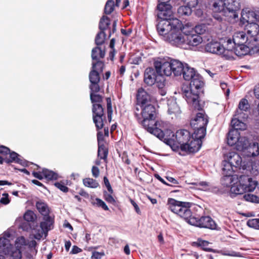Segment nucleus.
<instances>
[{
    "instance_id": "59",
    "label": "nucleus",
    "mask_w": 259,
    "mask_h": 259,
    "mask_svg": "<svg viewBox=\"0 0 259 259\" xmlns=\"http://www.w3.org/2000/svg\"><path fill=\"white\" fill-rule=\"evenodd\" d=\"M104 198L105 200L108 203H111L112 204H114L115 203V200L114 198L111 194L107 193V192H104Z\"/></svg>"
},
{
    "instance_id": "62",
    "label": "nucleus",
    "mask_w": 259,
    "mask_h": 259,
    "mask_svg": "<svg viewBox=\"0 0 259 259\" xmlns=\"http://www.w3.org/2000/svg\"><path fill=\"white\" fill-rule=\"evenodd\" d=\"M193 244L197 246L203 247L204 250H207V249L205 248V247L208 245V242L206 241L202 240L201 239H198L197 241L196 242H193Z\"/></svg>"
},
{
    "instance_id": "1",
    "label": "nucleus",
    "mask_w": 259,
    "mask_h": 259,
    "mask_svg": "<svg viewBox=\"0 0 259 259\" xmlns=\"http://www.w3.org/2000/svg\"><path fill=\"white\" fill-rule=\"evenodd\" d=\"M142 111L140 114L142 120L140 122L143 127L150 133L153 134L160 139L164 138V133L161 130L163 122L155 121L156 116V109L153 105L148 104L140 106Z\"/></svg>"
},
{
    "instance_id": "60",
    "label": "nucleus",
    "mask_w": 259,
    "mask_h": 259,
    "mask_svg": "<svg viewBox=\"0 0 259 259\" xmlns=\"http://www.w3.org/2000/svg\"><path fill=\"white\" fill-rule=\"evenodd\" d=\"M90 89L91 93H97L100 91V87L99 82L91 83L90 85Z\"/></svg>"
},
{
    "instance_id": "48",
    "label": "nucleus",
    "mask_w": 259,
    "mask_h": 259,
    "mask_svg": "<svg viewBox=\"0 0 259 259\" xmlns=\"http://www.w3.org/2000/svg\"><path fill=\"white\" fill-rule=\"evenodd\" d=\"M104 66V63L102 61H97L96 62H93L92 63V69L95 70V71H98L100 73L103 72Z\"/></svg>"
},
{
    "instance_id": "56",
    "label": "nucleus",
    "mask_w": 259,
    "mask_h": 259,
    "mask_svg": "<svg viewBox=\"0 0 259 259\" xmlns=\"http://www.w3.org/2000/svg\"><path fill=\"white\" fill-rule=\"evenodd\" d=\"M206 27L204 24H200L196 25L195 28H193L194 32L197 33L198 34H202L205 33L206 31Z\"/></svg>"
},
{
    "instance_id": "3",
    "label": "nucleus",
    "mask_w": 259,
    "mask_h": 259,
    "mask_svg": "<svg viewBox=\"0 0 259 259\" xmlns=\"http://www.w3.org/2000/svg\"><path fill=\"white\" fill-rule=\"evenodd\" d=\"M240 8L239 0H215L212 4V9L214 12L234 19L238 18L237 11Z\"/></svg>"
},
{
    "instance_id": "36",
    "label": "nucleus",
    "mask_w": 259,
    "mask_h": 259,
    "mask_svg": "<svg viewBox=\"0 0 259 259\" xmlns=\"http://www.w3.org/2000/svg\"><path fill=\"white\" fill-rule=\"evenodd\" d=\"M36 207L38 211L44 217L49 216V209L46 203L41 201H38L36 203Z\"/></svg>"
},
{
    "instance_id": "54",
    "label": "nucleus",
    "mask_w": 259,
    "mask_h": 259,
    "mask_svg": "<svg viewBox=\"0 0 259 259\" xmlns=\"http://www.w3.org/2000/svg\"><path fill=\"white\" fill-rule=\"evenodd\" d=\"M247 225L252 228L255 229H259V219H253L248 221L247 223Z\"/></svg>"
},
{
    "instance_id": "4",
    "label": "nucleus",
    "mask_w": 259,
    "mask_h": 259,
    "mask_svg": "<svg viewBox=\"0 0 259 259\" xmlns=\"http://www.w3.org/2000/svg\"><path fill=\"white\" fill-rule=\"evenodd\" d=\"M170 17L165 16V18H158L159 21L157 25V30L159 34L162 35L164 39L165 36L174 30L182 27V23L179 19L171 18Z\"/></svg>"
},
{
    "instance_id": "45",
    "label": "nucleus",
    "mask_w": 259,
    "mask_h": 259,
    "mask_svg": "<svg viewBox=\"0 0 259 259\" xmlns=\"http://www.w3.org/2000/svg\"><path fill=\"white\" fill-rule=\"evenodd\" d=\"M83 183L85 187L91 188H96L99 186V183L95 180L92 178L84 179L83 180Z\"/></svg>"
},
{
    "instance_id": "42",
    "label": "nucleus",
    "mask_w": 259,
    "mask_h": 259,
    "mask_svg": "<svg viewBox=\"0 0 259 259\" xmlns=\"http://www.w3.org/2000/svg\"><path fill=\"white\" fill-rule=\"evenodd\" d=\"M189 5L187 6H183L180 7L178 9V13L180 16H189L191 15L192 13V9L191 7H193L190 6L189 4L187 3Z\"/></svg>"
},
{
    "instance_id": "64",
    "label": "nucleus",
    "mask_w": 259,
    "mask_h": 259,
    "mask_svg": "<svg viewBox=\"0 0 259 259\" xmlns=\"http://www.w3.org/2000/svg\"><path fill=\"white\" fill-rule=\"evenodd\" d=\"M104 255V253L103 252H100L98 251H94L92 253L91 259H101Z\"/></svg>"
},
{
    "instance_id": "61",
    "label": "nucleus",
    "mask_w": 259,
    "mask_h": 259,
    "mask_svg": "<svg viewBox=\"0 0 259 259\" xmlns=\"http://www.w3.org/2000/svg\"><path fill=\"white\" fill-rule=\"evenodd\" d=\"M95 201V203L98 206L101 207L103 209L105 210H109L108 207L103 200L99 198H96Z\"/></svg>"
},
{
    "instance_id": "51",
    "label": "nucleus",
    "mask_w": 259,
    "mask_h": 259,
    "mask_svg": "<svg viewBox=\"0 0 259 259\" xmlns=\"http://www.w3.org/2000/svg\"><path fill=\"white\" fill-rule=\"evenodd\" d=\"M105 37L106 34L105 32L101 30L100 32L97 34L95 38L96 45L98 46L102 45L105 41Z\"/></svg>"
},
{
    "instance_id": "58",
    "label": "nucleus",
    "mask_w": 259,
    "mask_h": 259,
    "mask_svg": "<svg viewBox=\"0 0 259 259\" xmlns=\"http://www.w3.org/2000/svg\"><path fill=\"white\" fill-rule=\"evenodd\" d=\"M98 155L101 159L106 160L108 155L107 149H98Z\"/></svg>"
},
{
    "instance_id": "33",
    "label": "nucleus",
    "mask_w": 259,
    "mask_h": 259,
    "mask_svg": "<svg viewBox=\"0 0 259 259\" xmlns=\"http://www.w3.org/2000/svg\"><path fill=\"white\" fill-rule=\"evenodd\" d=\"M223 176L221 179V183L224 187H231L233 184H235V182H237L235 176L232 175H223Z\"/></svg>"
},
{
    "instance_id": "34",
    "label": "nucleus",
    "mask_w": 259,
    "mask_h": 259,
    "mask_svg": "<svg viewBox=\"0 0 259 259\" xmlns=\"http://www.w3.org/2000/svg\"><path fill=\"white\" fill-rule=\"evenodd\" d=\"M194 132L191 136L193 139L201 140L206 134V128H193Z\"/></svg>"
},
{
    "instance_id": "16",
    "label": "nucleus",
    "mask_w": 259,
    "mask_h": 259,
    "mask_svg": "<svg viewBox=\"0 0 259 259\" xmlns=\"http://www.w3.org/2000/svg\"><path fill=\"white\" fill-rule=\"evenodd\" d=\"M207 116L203 112L197 113L190 122V125L193 128H206L208 123Z\"/></svg>"
},
{
    "instance_id": "50",
    "label": "nucleus",
    "mask_w": 259,
    "mask_h": 259,
    "mask_svg": "<svg viewBox=\"0 0 259 259\" xmlns=\"http://www.w3.org/2000/svg\"><path fill=\"white\" fill-rule=\"evenodd\" d=\"M243 197L247 201L255 203L259 202V197L251 193L245 194L243 195Z\"/></svg>"
},
{
    "instance_id": "7",
    "label": "nucleus",
    "mask_w": 259,
    "mask_h": 259,
    "mask_svg": "<svg viewBox=\"0 0 259 259\" xmlns=\"http://www.w3.org/2000/svg\"><path fill=\"white\" fill-rule=\"evenodd\" d=\"M182 31L185 34L184 49H188L190 46H197L202 42V37L194 33L193 26H189L188 24H186L183 26Z\"/></svg>"
},
{
    "instance_id": "15",
    "label": "nucleus",
    "mask_w": 259,
    "mask_h": 259,
    "mask_svg": "<svg viewBox=\"0 0 259 259\" xmlns=\"http://www.w3.org/2000/svg\"><path fill=\"white\" fill-rule=\"evenodd\" d=\"M191 135L189 132L185 130H181L177 131L176 133V143L177 147H180L183 151L185 145L191 140Z\"/></svg>"
},
{
    "instance_id": "46",
    "label": "nucleus",
    "mask_w": 259,
    "mask_h": 259,
    "mask_svg": "<svg viewBox=\"0 0 259 259\" xmlns=\"http://www.w3.org/2000/svg\"><path fill=\"white\" fill-rule=\"evenodd\" d=\"M42 173L44 178L49 180H56L58 177V175L56 173L47 169H44L42 171Z\"/></svg>"
},
{
    "instance_id": "27",
    "label": "nucleus",
    "mask_w": 259,
    "mask_h": 259,
    "mask_svg": "<svg viewBox=\"0 0 259 259\" xmlns=\"http://www.w3.org/2000/svg\"><path fill=\"white\" fill-rule=\"evenodd\" d=\"M222 47L223 46L217 41L210 42L206 45L205 49L208 52L219 55L223 50Z\"/></svg>"
},
{
    "instance_id": "53",
    "label": "nucleus",
    "mask_w": 259,
    "mask_h": 259,
    "mask_svg": "<svg viewBox=\"0 0 259 259\" xmlns=\"http://www.w3.org/2000/svg\"><path fill=\"white\" fill-rule=\"evenodd\" d=\"M102 97L98 94L90 93V99L94 104H100L102 101Z\"/></svg>"
},
{
    "instance_id": "30",
    "label": "nucleus",
    "mask_w": 259,
    "mask_h": 259,
    "mask_svg": "<svg viewBox=\"0 0 259 259\" xmlns=\"http://www.w3.org/2000/svg\"><path fill=\"white\" fill-rule=\"evenodd\" d=\"M235 48L236 51V55L237 56H242L245 55L248 52L249 50H255V51L256 52L258 51V49H256L257 47L252 48L251 47H249V45H247V44L245 45L244 44L238 45L236 46Z\"/></svg>"
},
{
    "instance_id": "5",
    "label": "nucleus",
    "mask_w": 259,
    "mask_h": 259,
    "mask_svg": "<svg viewBox=\"0 0 259 259\" xmlns=\"http://www.w3.org/2000/svg\"><path fill=\"white\" fill-rule=\"evenodd\" d=\"M189 203L177 201L173 198H169L167 201L169 209L183 218L187 223L192 215V212L189 208Z\"/></svg>"
},
{
    "instance_id": "26",
    "label": "nucleus",
    "mask_w": 259,
    "mask_h": 259,
    "mask_svg": "<svg viewBox=\"0 0 259 259\" xmlns=\"http://www.w3.org/2000/svg\"><path fill=\"white\" fill-rule=\"evenodd\" d=\"M244 154L247 157H255L259 154L258 144L254 142L250 144L244 151Z\"/></svg>"
},
{
    "instance_id": "55",
    "label": "nucleus",
    "mask_w": 259,
    "mask_h": 259,
    "mask_svg": "<svg viewBox=\"0 0 259 259\" xmlns=\"http://www.w3.org/2000/svg\"><path fill=\"white\" fill-rule=\"evenodd\" d=\"M24 219L27 222H32L35 219V215L32 211L28 210L25 213Z\"/></svg>"
},
{
    "instance_id": "32",
    "label": "nucleus",
    "mask_w": 259,
    "mask_h": 259,
    "mask_svg": "<svg viewBox=\"0 0 259 259\" xmlns=\"http://www.w3.org/2000/svg\"><path fill=\"white\" fill-rule=\"evenodd\" d=\"M240 137V134L237 130H231L228 134V144L230 146L236 145Z\"/></svg>"
},
{
    "instance_id": "18",
    "label": "nucleus",
    "mask_w": 259,
    "mask_h": 259,
    "mask_svg": "<svg viewBox=\"0 0 259 259\" xmlns=\"http://www.w3.org/2000/svg\"><path fill=\"white\" fill-rule=\"evenodd\" d=\"M225 159L228 161L235 168L242 167L245 169L244 165H242V158L240 156L234 152H229L225 157Z\"/></svg>"
},
{
    "instance_id": "11",
    "label": "nucleus",
    "mask_w": 259,
    "mask_h": 259,
    "mask_svg": "<svg viewBox=\"0 0 259 259\" xmlns=\"http://www.w3.org/2000/svg\"><path fill=\"white\" fill-rule=\"evenodd\" d=\"M93 121L98 130L104 126V121L106 120L104 109L100 104H94L92 108Z\"/></svg>"
},
{
    "instance_id": "8",
    "label": "nucleus",
    "mask_w": 259,
    "mask_h": 259,
    "mask_svg": "<svg viewBox=\"0 0 259 259\" xmlns=\"http://www.w3.org/2000/svg\"><path fill=\"white\" fill-rule=\"evenodd\" d=\"M182 91L183 96L189 104L198 110L201 109L199 104V93L198 90H194L186 86L182 88Z\"/></svg>"
},
{
    "instance_id": "29",
    "label": "nucleus",
    "mask_w": 259,
    "mask_h": 259,
    "mask_svg": "<svg viewBox=\"0 0 259 259\" xmlns=\"http://www.w3.org/2000/svg\"><path fill=\"white\" fill-rule=\"evenodd\" d=\"M240 183L239 184H237V182H235V184H233V185L230 188V195L231 197H234L237 195H241L245 193V188H244V186L243 184L241 183V181H239Z\"/></svg>"
},
{
    "instance_id": "10",
    "label": "nucleus",
    "mask_w": 259,
    "mask_h": 259,
    "mask_svg": "<svg viewBox=\"0 0 259 259\" xmlns=\"http://www.w3.org/2000/svg\"><path fill=\"white\" fill-rule=\"evenodd\" d=\"M188 223L193 226L201 228H206L210 229H214L216 224L214 221L209 216L201 217V218L195 216L190 217Z\"/></svg>"
},
{
    "instance_id": "49",
    "label": "nucleus",
    "mask_w": 259,
    "mask_h": 259,
    "mask_svg": "<svg viewBox=\"0 0 259 259\" xmlns=\"http://www.w3.org/2000/svg\"><path fill=\"white\" fill-rule=\"evenodd\" d=\"M114 3L112 0H108L105 5L104 12L106 14H110L114 11Z\"/></svg>"
},
{
    "instance_id": "41",
    "label": "nucleus",
    "mask_w": 259,
    "mask_h": 259,
    "mask_svg": "<svg viewBox=\"0 0 259 259\" xmlns=\"http://www.w3.org/2000/svg\"><path fill=\"white\" fill-rule=\"evenodd\" d=\"M110 24V19L106 16H103L100 19L99 22V28L100 30L104 32V30L108 28Z\"/></svg>"
},
{
    "instance_id": "13",
    "label": "nucleus",
    "mask_w": 259,
    "mask_h": 259,
    "mask_svg": "<svg viewBox=\"0 0 259 259\" xmlns=\"http://www.w3.org/2000/svg\"><path fill=\"white\" fill-rule=\"evenodd\" d=\"M222 47L223 50L221 51L220 55H222V57L227 60L235 59V57L237 56L235 48L230 38L227 39V41L225 42V45Z\"/></svg>"
},
{
    "instance_id": "47",
    "label": "nucleus",
    "mask_w": 259,
    "mask_h": 259,
    "mask_svg": "<svg viewBox=\"0 0 259 259\" xmlns=\"http://www.w3.org/2000/svg\"><path fill=\"white\" fill-rule=\"evenodd\" d=\"M98 71L92 69L89 73V80L91 83L99 82L100 77Z\"/></svg>"
},
{
    "instance_id": "20",
    "label": "nucleus",
    "mask_w": 259,
    "mask_h": 259,
    "mask_svg": "<svg viewBox=\"0 0 259 259\" xmlns=\"http://www.w3.org/2000/svg\"><path fill=\"white\" fill-rule=\"evenodd\" d=\"M202 143L201 140L193 139L191 137L190 141L184 146L183 151L190 153L197 152L201 148Z\"/></svg>"
},
{
    "instance_id": "12",
    "label": "nucleus",
    "mask_w": 259,
    "mask_h": 259,
    "mask_svg": "<svg viewBox=\"0 0 259 259\" xmlns=\"http://www.w3.org/2000/svg\"><path fill=\"white\" fill-rule=\"evenodd\" d=\"M182 30V27L180 29L174 30L165 36V40L172 45L184 48L185 34Z\"/></svg>"
},
{
    "instance_id": "39",
    "label": "nucleus",
    "mask_w": 259,
    "mask_h": 259,
    "mask_svg": "<svg viewBox=\"0 0 259 259\" xmlns=\"http://www.w3.org/2000/svg\"><path fill=\"white\" fill-rule=\"evenodd\" d=\"M223 175H232L234 167L225 159L223 162Z\"/></svg>"
},
{
    "instance_id": "24",
    "label": "nucleus",
    "mask_w": 259,
    "mask_h": 259,
    "mask_svg": "<svg viewBox=\"0 0 259 259\" xmlns=\"http://www.w3.org/2000/svg\"><path fill=\"white\" fill-rule=\"evenodd\" d=\"M240 181H247L246 183H242L245 188V193L247 191H253L257 186V182L252 181L250 178L245 176H241L240 177Z\"/></svg>"
},
{
    "instance_id": "63",
    "label": "nucleus",
    "mask_w": 259,
    "mask_h": 259,
    "mask_svg": "<svg viewBox=\"0 0 259 259\" xmlns=\"http://www.w3.org/2000/svg\"><path fill=\"white\" fill-rule=\"evenodd\" d=\"M198 186L200 187L199 189L203 191H207L210 189L209 184L206 182H201L198 183Z\"/></svg>"
},
{
    "instance_id": "52",
    "label": "nucleus",
    "mask_w": 259,
    "mask_h": 259,
    "mask_svg": "<svg viewBox=\"0 0 259 259\" xmlns=\"http://www.w3.org/2000/svg\"><path fill=\"white\" fill-rule=\"evenodd\" d=\"M11 252L7 255H10L13 257V259H21L22 254L20 250H14V248L11 244V248H10Z\"/></svg>"
},
{
    "instance_id": "38",
    "label": "nucleus",
    "mask_w": 259,
    "mask_h": 259,
    "mask_svg": "<svg viewBox=\"0 0 259 259\" xmlns=\"http://www.w3.org/2000/svg\"><path fill=\"white\" fill-rule=\"evenodd\" d=\"M231 125L233 127L232 130H244L246 129V124L238 118H235L231 121Z\"/></svg>"
},
{
    "instance_id": "43",
    "label": "nucleus",
    "mask_w": 259,
    "mask_h": 259,
    "mask_svg": "<svg viewBox=\"0 0 259 259\" xmlns=\"http://www.w3.org/2000/svg\"><path fill=\"white\" fill-rule=\"evenodd\" d=\"M10 154V159H7L6 160V162L8 163L15 162L19 164H22V160L19 157L20 155L15 152L9 153Z\"/></svg>"
},
{
    "instance_id": "35",
    "label": "nucleus",
    "mask_w": 259,
    "mask_h": 259,
    "mask_svg": "<svg viewBox=\"0 0 259 259\" xmlns=\"http://www.w3.org/2000/svg\"><path fill=\"white\" fill-rule=\"evenodd\" d=\"M167 105L168 107V112L169 114H178L180 113V107L175 100H169Z\"/></svg>"
},
{
    "instance_id": "28",
    "label": "nucleus",
    "mask_w": 259,
    "mask_h": 259,
    "mask_svg": "<svg viewBox=\"0 0 259 259\" xmlns=\"http://www.w3.org/2000/svg\"><path fill=\"white\" fill-rule=\"evenodd\" d=\"M241 21L243 23L247 22L248 24L256 22L257 21V17L254 12L252 11H248L247 12L243 11L241 14Z\"/></svg>"
},
{
    "instance_id": "9",
    "label": "nucleus",
    "mask_w": 259,
    "mask_h": 259,
    "mask_svg": "<svg viewBox=\"0 0 259 259\" xmlns=\"http://www.w3.org/2000/svg\"><path fill=\"white\" fill-rule=\"evenodd\" d=\"M249 47L253 48L259 45V25L256 22L246 25Z\"/></svg>"
},
{
    "instance_id": "22",
    "label": "nucleus",
    "mask_w": 259,
    "mask_h": 259,
    "mask_svg": "<svg viewBox=\"0 0 259 259\" xmlns=\"http://www.w3.org/2000/svg\"><path fill=\"white\" fill-rule=\"evenodd\" d=\"M151 100V97L143 88L138 90L137 95L138 106H142L149 104Z\"/></svg>"
},
{
    "instance_id": "23",
    "label": "nucleus",
    "mask_w": 259,
    "mask_h": 259,
    "mask_svg": "<svg viewBox=\"0 0 259 259\" xmlns=\"http://www.w3.org/2000/svg\"><path fill=\"white\" fill-rule=\"evenodd\" d=\"M53 225V220L51 217H44V221L40 223L41 232L38 234V237L35 236L36 239H39L42 237V234L48 232L49 230L51 229Z\"/></svg>"
},
{
    "instance_id": "17",
    "label": "nucleus",
    "mask_w": 259,
    "mask_h": 259,
    "mask_svg": "<svg viewBox=\"0 0 259 259\" xmlns=\"http://www.w3.org/2000/svg\"><path fill=\"white\" fill-rule=\"evenodd\" d=\"M10 236V234L5 233L4 237H0V259H5L4 255L11 252V243L10 240L6 238Z\"/></svg>"
},
{
    "instance_id": "21",
    "label": "nucleus",
    "mask_w": 259,
    "mask_h": 259,
    "mask_svg": "<svg viewBox=\"0 0 259 259\" xmlns=\"http://www.w3.org/2000/svg\"><path fill=\"white\" fill-rule=\"evenodd\" d=\"M250 108V105L247 100L246 99H242L238 105V109L236 111V116H238V118H246L247 115L244 113V112L247 111Z\"/></svg>"
},
{
    "instance_id": "31",
    "label": "nucleus",
    "mask_w": 259,
    "mask_h": 259,
    "mask_svg": "<svg viewBox=\"0 0 259 259\" xmlns=\"http://www.w3.org/2000/svg\"><path fill=\"white\" fill-rule=\"evenodd\" d=\"M182 73L184 79L188 81L191 80L198 74L194 68L189 67L187 64H185Z\"/></svg>"
},
{
    "instance_id": "2",
    "label": "nucleus",
    "mask_w": 259,
    "mask_h": 259,
    "mask_svg": "<svg viewBox=\"0 0 259 259\" xmlns=\"http://www.w3.org/2000/svg\"><path fill=\"white\" fill-rule=\"evenodd\" d=\"M154 66L158 73L168 76L172 73L175 76L181 75L185 65L178 60L169 61L165 58H158L154 61Z\"/></svg>"
},
{
    "instance_id": "44",
    "label": "nucleus",
    "mask_w": 259,
    "mask_h": 259,
    "mask_svg": "<svg viewBox=\"0 0 259 259\" xmlns=\"http://www.w3.org/2000/svg\"><path fill=\"white\" fill-rule=\"evenodd\" d=\"M28 244V242L23 236L18 237L15 241V250H20V249L23 246Z\"/></svg>"
},
{
    "instance_id": "37",
    "label": "nucleus",
    "mask_w": 259,
    "mask_h": 259,
    "mask_svg": "<svg viewBox=\"0 0 259 259\" xmlns=\"http://www.w3.org/2000/svg\"><path fill=\"white\" fill-rule=\"evenodd\" d=\"M250 144L248 139L244 137H240L236 146L238 150L244 151Z\"/></svg>"
},
{
    "instance_id": "19",
    "label": "nucleus",
    "mask_w": 259,
    "mask_h": 259,
    "mask_svg": "<svg viewBox=\"0 0 259 259\" xmlns=\"http://www.w3.org/2000/svg\"><path fill=\"white\" fill-rule=\"evenodd\" d=\"M248 36L243 31H237L234 33L233 35L232 43L234 46L243 45L244 44L249 46Z\"/></svg>"
},
{
    "instance_id": "40",
    "label": "nucleus",
    "mask_w": 259,
    "mask_h": 259,
    "mask_svg": "<svg viewBox=\"0 0 259 259\" xmlns=\"http://www.w3.org/2000/svg\"><path fill=\"white\" fill-rule=\"evenodd\" d=\"M105 56V52L100 47L94 48L92 51V58L93 60H97L99 58H103Z\"/></svg>"
},
{
    "instance_id": "14",
    "label": "nucleus",
    "mask_w": 259,
    "mask_h": 259,
    "mask_svg": "<svg viewBox=\"0 0 259 259\" xmlns=\"http://www.w3.org/2000/svg\"><path fill=\"white\" fill-rule=\"evenodd\" d=\"M170 0H158L159 4L157 6L158 18H163L165 16H171L172 11L171 6L168 4Z\"/></svg>"
},
{
    "instance_id": "6",
    "label": "nucleus",
    "mask_w": 259,
    "mask_h": 259,
    "mask_svg": "<svg viewBox=\"0 0 259 259\" xmlns=\"http://www.w3.org/2000/svg\"><path fill=\"white\" fill-rule=\"evenodd\" d=\"M164 74L158 73L155 69L147 68L144 73V80L148 85H152L156 83L158 88H162L165 85Z\"/></svg>"
},
{
    "instance_id": "25",
    "label": "nucleus",
    "mask_w": 259,
    "mask_h": 259,
    "mask_svg": "<svg viewBox=\"0 0 259 259\" xmlns=\"http://www.w3.org/2000/svg\"><path fill=\"white\" fill-rule=\"evenodd\" d=\"M203 85L204 82L203 81L202 77L198 73L191 80V82L189 87L194 90H198V92L200 93Z\"/></svg>"
},
{
    "instance_id": "57",
    "label": "nucleus",
    "mask_w": 259,
    "mask_h": 259,
    "mask_svg": "<svg viewBox=\"0 0 259 259\" xmlns=\"http://www.w3.org/2000/svg\"><path fill=\"white\" fill-rule=\"evenodd\" d=\"M107 116L109 121H111L113 110L111 105V99L109 98H107Z\"/></svg>"
}]
</instances>
